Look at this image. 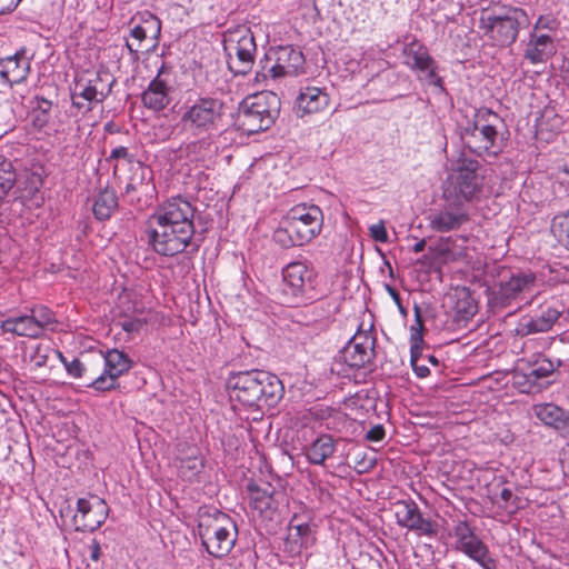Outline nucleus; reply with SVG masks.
<instances>
[{
  "mask_svg": "<svg viewBox=\"0 0 569 569\" xmlns=\"http://www.w3.org/2000/svg\"><path fill=\"white\" fill-rule=\"evenodd\" d=\"M385 264L389 268L390 276H392V267H391L390 262L386 260Z\"/></svg>",
  "mask_w": 569,
  "mask_h": 569,
  "instance_id": "nucleus-63",
  "label": "nucleus"
},
{
  "mask_svg": "<svg viewBox=\"0 0 569 569\" xmlns=\"http://www.w3.org/2000/svg\"><path fill=\"white\" fill-rule=\"evenodd\" d=\"M376 335L371 329L362 330L360 328L339 351L336 360L350 369L371 370L376 357Z\"/></svg>",
  "mask_w": 569,
  "mask_h": 569,
  "instance_id": "nucleus-13",
  "label": "nucleus"
},
{
  "mask_svg": "<svg viewBox=\"0 0 569 569\" xmlns=\"http://www.w3.org/2000/svg\"><path fill=\"white\" fill-rule=\"evenodd\" d=\"M556 370L555 361L548 358L537 359L533 363L512 372V386L521 393H538L546 389Z\"/></svg>",
  "mask_w": 569,
  "mask_h": 569,
  "instance_id": "nucleus-14",
  "label": "nucleus"
},
{
  "mask_svg": "<svg viewBox=\"0 0 569 569\" xmlns=\"http://www.w3.org/2000/svg\"><path fill=\"white\" fill-rule=\"evenodd\" d=\"M280 107V98L272 91L244 98L237 118L238 129L248 136L268 130L279 117Z\"/></svg>",
  "mask_w": 569,
  "mask_h": 569,
  "instance_id": "nucleus-6",
  "label": "nucleus"
},
{
  "mask_svg": "<svg viewBox=\"0 0 569 569\" xmlns=\"http://www.w3.org/2000/svg\"><path fill=\"white\" fill-rule=\"evenodd\" d=\"M30 316L33 323L38 327L40 336L44 330L53 331L58 325L56 313L43 305L32 307L30 309Z\"/></svg>",
  "mask_w": 569,
  "mask_h": 569,
  "instance_id": "nucleus-39",
  "label": "nucleus"
},
{
  "mask_svg": "<svg viewBox=\"0 0 569 569\" xmlns=\"http://www.w3.org/2000/svg\"><path fill=\"white\" fill-rule=\"evenodd\" d=\"M119 208V198L117 192L109 187L101 189L94 197L92 212L97 220H109Z\"/></svg>",
  "mask_w": 569,
  "mask_h": 569,
  "instance_id": "nucleus-33",
  "label": "nucleus"
},
{
  "mask_svg": "<svg viewBox=\"0 0 569 569\" xmlns=\"http://www.w3.org/2000/svg\"><path fill=\"white\" fill-rule=\"evenodd\" d=\"M426 244H427L426 239H421V240H419L417 243H415V246L412 247V251H413L415 253H419V252H421V251H423V250H425Z\"/></svg>",
  "mask_w": 569,
  "mask_h": 569,
  "instance_id": "nucleus-60",
  "label": "nucleus"
},
{
  "mask_svg": "<svg viewBox=\"0 0 569 569\" xmlns=\"http://www.w3.org/2000/svg\"><path fill=\"white\" fill-rule=\"evenodd\" d=\"M503 126V119L495 111L487 107L475 109L472 119L465 127H496Z\"/></svg>",
  "mask_w": 569,
  "mask_h": 569,
  "instance_id": "nucleus-41",
  "label": "nucleus"
},
{
  "mask_svg": "<svg viewBox=\"0 0 569 569\" xmlns=\"http://www.w3.org/2000/svg\"><path fill=\"white\" fill-rule=\"evenodd\" d=\"M546 27H547V24L543 23V18L540 17L535 24V31L538 29H541V28H546Z\"/></svg>",
  "mask_w": 569,
  "mask_h": 569,
  "instance_id": "nucleus-62",
  "label": "nucleus"
},
{
  "mask_svg": "<svg viewBox=\"0 0 569 569\" xmlns=\"http://www.w3.org/2000/svg\"><path fill=\"white\" fill-rule=\"evenodd\" d=\"M126 47L129 50V53H130L132 60H138L139 52H140L142 46H140V43H133V42L126 41Z\"/></svg>",
  "mask_w": 569,
  "mask_h": 569,
  "instance_id": "nucleus-58",
  "label": "nucleus"
},
{
  "mask_svg": "<svg viewBox=\"0 0 569 569\" xmlns=\"http://www.w3.org/2000/svg\"><path fill=\"white\" fill-rule=\"evenodd\" d=\"M227 104L223 99L203 96L186 107L181 114L182 129L192 136H208L223 127Z\"/></svg>",
  "mask_w": 569,
  "mask_h": 569,
  "instance_id": "nucleus-8",
  "label": "nucleus"
},
{
  "mask_svg": "<svg viewBox=\"0 0 569 569\" xmlns=\"http://www.w3.org/2000/svg\"><path fill=\"white\" fill-rule=\"evenodd\" d=\"M455 549L476 561L482 569H498V562L490 556L488 546L475 533L467 521H459L453 528Z\"/></svg>",
  "mask_w": 569,
  "mask_h": 569,
  "instance_id": "nucleus-15",
  "label": "nucleus"
},
{
  "mask_svg": "<svg viewBox=\"0 0 569 569\" xmlns=\"http://www.w3.org/2000/svg\"><path fill=\"white\" fill-rule=\"evenodd\" d=\"M445 204L428 216L429 228L436 232L456 231L469 221L466 206L452 199H443Z\"/></svg>",
  "mask_w": 569,
  "mask_h": 569,
  "instance_id": "nucleus-21",
  "label": "nucleus"
},
{
  "mask_svg": "<svg viewBox=\"0 0 569 569\" xmlns=\"http://www.w3.org/2000/svg\"><path fill=\"white\" fill-rule=\"evenodd\" d=\"M252 510L262 519L273 520L280 509L287 505L286 492L270 482H250L247 485Z\"/></svg>",
  "mask_w": 569,
  "mask_h": 569,
  "instance_id": "nucleus-16",
  "label": "nucleus"
},
{
  "mask_svg": "<svg viewBox=\"0 0 569 569\" xmlns=\"http://www.w3.org/2000/svg\"><path fill=\"white\" fill-rule=\"evenodd\" d=\"M500 499L505 502V508L510 512H516L520 506V498L515 496L509 488H502L500 491Z\"/></svg>",
  "mask_w": 569,
  "mask_h": 569,
  "instance_id": "nucleus-48",
  "label": "nucleus"
},
{
  "mask_svg": "<svg viewBox=\"0 0 569 569\" xmlns=\"http://www.w3.org/2000/svg\"><path fill=\"white\" fill-rule=\"evenodd\" d=\"M8 110L0 109V137L11 129H13V116H12V109L7 108Z\"/></svg>",
  "mask_w": 569,
  "mask_h": 569,
  "instance_id": "nucleus-50",
  "label": "nucleus"
},
{
  "mask_svg": "<svg viewBox=\"0 0 569 569\" xmlns=\"http://www.w3.org/2000/svg\"><path fill=\"white\" fill-rule=\"evenodd\" d=\"M562 311L552 306H542L535 315L522 316L515 327V335L527 337L536 333H545L552 329L561 317Z\"/></svg>",
  "mask_w": 569,
  "mask_h": 569,
  "instance_id": "nucleus-24",
  "label": "nucleus"
},
{
  "mask_svg": "<svg viewBox=\"0 0 569 569\" xmlns=\"http://www.w3.org/2000/svg\"><path fill=\"white\" fill-rule=\"evenodd\" d=\"M281 274L283 303L300 306L318 299V272L311 261H291L282 268Z\"/></svg>",
  "mask_w": 569,
  "mask_h": 569,
  "instance_id": "nucleus-7",
  "label": "nucleus"
},
{
  "mask_svg": "<svg viewBox=\"0 0 569 569\" xmlns=\"http://www.w3.org/2000/svg\"><path fill=\"white\" fill-rule=\"evenodd\" d=\"M140 23L136 24L130 30V36L137 41L142 43L143 40L150 38L154 40L153 47L157 44L161 34V21L158 17L149 11H146L140 17Z\"/></svg>",
  "mask_w": 569,
  "mask_h": 569,
  "instance_id": "nucleus-35",
  "label": "nucleus"
},
{
  "mask_svg": "<svg viewBox=\"0 0 569 569\" xmlns=\"http://www.w3.org/2000/svg\"><path fill=\"white\" fill-rule=\"evenodd\" d=\"M109 513V507L103 499L92 497V500L79 498L77 512L72 517L76 531H94L101 527Z\"/></svg>",
  "mask_w": 569,
  "mask_h": 569,
  "instance_id": "nucleus-23",
  "label": "nucleus"
},
{
  "mask_svg": "<svg viewBox=\"0 0 569 569\" xmlns=\"http://www.w3.org/2000/svg\"><path fill=\"white\" fill-rule=\"evenodd\" d=\"M552 350L556 357V367L569 366V337L559 336L552 343Z\"/></svg>",
  "mask_w": 569,
  "mask_h": 569,
  "instance_id": "nucleus-45",
  "label": "nucleus"
},
{
  "mask_svg": "<svg viewBox=\"0 0 569 569\" xmlns=\"http://www.w3.org/2000/svg\"><path fill=\"white\" fill-rule=\"evenodd\" d=\"M174 90L172 68L162 62L156 77L149 82L141 94V101L147 109L161 111L171 102V92Z\"/></svg>",
  "mask_w": 569,
  "mask_h": 569,
  "instance_id": "nucleus-18",
  "label": "nucleus"
},
{
  "mask_svg": "<svg viewBox=\"0 0 569 569\" xmlns=\"http://www.w3.org/2000/svg\"><path fill=\"white\" fill-rule=\"evenodd\" d=\"M88 551L90 560L94 562H98L100 560L102 552L100 543L97 539H93L91 543L88 546Z\"/></svg>",
  "mask_w": 569,
  "mask_h": 569,
  "instance_id": "nucleus-56",
  "label": "nucleus"
},
{
  "mask_svg": "<svg viewBox=\"0 0 569 569\" xmlns=\"http://www.w3.org/2000/svg\"><path fill=\"white\" fill-rule=\"evenodd\" d=\"M479 168L478 160L460 157L447 180L443 199H452L463 204L479 199L483 188V178L478 173Z\"/></svg>",
  "mask_w": 569,
  "mask_h": 569,
  "instance_id": "nucleus-10",
  "label": "nucleus"
},
{
  "mask_svg": "<svg viewBox=\"0 0 569 569\" xmlns=\"http://www.w3.org/2000/svg\"><path fill=\"white\" fill-rule=\"evenodd\" d=\"M196 208L181 196L164 201L150 216L146 230L148 243L153 251L163 257H173L187 248L192 252L199 249L193 242Z\"/></svg>",
  "mask_w": 569,
  "mask_h": 569,
  "instance_id": "nucleus-1",
  "label": "nucleus"
},
{
  "mask_svg": "<svg viewBox=\"0 0 569 569\" xmlns=\"http://www.w3.org/2000/svg\"><path fill=\"white\" fill-rule=\"evenodd\" d=\"M58 350L51 349L49 346L38 345L32 351L30 358L37 368L46 367L50 353H54Z\"/></svg>",
  "mask_w": 569,
  "mask_h": 569,
  "instance_id": "nucleus-47",
  "label": "nucleus"
},
{
  "mask_svg": "<svg viewBox=\"0 0 569 569\" xmlns=\"http://www.w3.org/2000/svg\"><path fill=\"white\" fill-rule=\"evenodd\" d=\"M492 276L495 283L489 290L488 303L493 310L510 307L523 292L531 291L536 282L535 273L507 266H497Z\"/></svg>",
  "mask_w": 569,
  "mask_h": 569,
  "instance_id": "nucleus-9",
  "label": "nucleus"
},
{
  "mask_svg": "<svg viewBox=\"0 0 569 569\" xmlns=\"http://www.w3.org/2000/svg\"><path fill=\"white\" fill-rule=\"evenodd\" d=\"M71 102H72V107L77 108L82 114H86V113L92 111L94 108L90 102L83 100L82 97H77V92H74L72 90H71Z\"/></svg>",
  "mask_w": 569,
  "mask_h": 569,
  "instance_id": "nucleus-54",
  "label": "nucleus"
},
{
  "mask_svg": "<svg viewBox=\"0 0 569 569\" xmlns=\"http://www.w3.org/2000/svg\"><path fill=\"white\" fill-rule=\"evenodd\" d=\"M30 59L21 50L0 59V77L10 86L22 83L30 72Z\"/></svg>",
  "mask_w": 569,
  "mask_h": 569,
  "instance_id": "nucleus-29",
  "label": "nucleus"
},
{
  "mask_svg": "<svg viewBox=\"0 0 569 569\" xmlns=\"http://www.w3.org/2000/svg\"><path fill=\"white\" fill-rule=\"evenodd\" d=\"M313 525L308 521H300L295 515L288 525L287 537L283 543V551L287 555H302V550L307 549L315 541Z\"/></svg>",
  "mask_w": 569,
  "mask_h": 569,
  "instance_id": "nucleus-27",
  "label": "nucleus"
},
{
  "mask_svg": "<svg viewBox=\"0 0 569 569\" xmlns=\"http://www.w3.org/2000/svg\"><path fill=\"white\" fill-rule=\"evenodd\" d=\"M337 306L328 300H318L309 305L302 313L301 323L306 326L318 325L319 328L327 327L331 317L336 313Z\"/></svg>",
  "mask_w": 569,
  "mask_h": 569,
  "instance_id": "nucleus-34",
  "label": "nucleus"
},
{
  "mask_svg": "<svg viewBox=\"0 0 569 569\" xmlns=\"http://www.w3.org/2000/svg\"><path fill=\"white\" fill-rule=\"evenodd\" d=\"M323 213L316 204L300 203L292 207L282 218L273 239L283 248L309 243L322 230Z\"/></svg>",
  "mask_w": 569,
  "mask_h": 569,
  "instance_id": "nucleus-3",
  "label": "nucleus"
},
{
  "mask_svg": "<svg viewBox=\"0 0 569 569\" xmlns=\"http://www.w3.org/2000/svg\"><path fill=\"white\" fill-rule=\"evenodd\" d=\"M32 183L36 184V189H38L39 186L42 184V179L40 174H33Z\"/></svg>",
  "mask_w": 569,
  "mask_h": 569,
  "instance_id": "nucleus-61",
  "label": "nucleus"
},
{
  "mask_svg": "<svg viewBox=\"0 0 569 569\" xmlns=\"http://www.w3.org/2000/svg\"><path fill=\"white\" fill-rule=\"evenodd\" d=\"M21 0H0V16L12 12Z\"/></svg>",
  "mask_w": 569,
  "mask_h": 569,
  "instance_id": "nucleus-57",
  "label": "nucleus"
},
{
  "mask_svg": "<svg viewBox=\"0 0 569 569\" xmlns=\"http://www.w3.org/2000/svg\"><path fill=\"white\" fill-rule=\"evenodd\" d=\"M395 516L400 527L417 532L419 536L435 537L438 525L423 518L418 505L413 500H399L395 503Z\"/></svg>",
  "mask_w": 569,
  "mask_h": 569,
  "instance_id": "nucleus-22",
  "label": "nucleus"
},
{
  "mask_svg": "<svg viewBox=\"0 0 569 569\" xmlns=\"http://www.w3.org/2000/svg\"><path fill=\"white\" fill-rule=\"evenodd\" d=\"M0 328L6 333H12L19 337L39 338L38 327L29 315L9 317L1 321Z\"/></svg>",
  "mask_w": 569,
  "mask_h": 569,
  "instance_id": "nucleus-36",
  "label": "nucleus"
},
{
  "mask_svg": "<svg viewBox=\"0 0 569 569\" xmlns=\"http://www.w3.org/2000/svg\"><path fill=\"white\" fill-rule=\"evenodd\" d=\"M336 446V440L331 435L319 436L307 449L308 461L312 465L322 466L328 458L333 456Z\"/></svg>",
  "mask_w": 569,
  "mask_h": 569,
  "instance_id": "nucleus-37",
  "label": "nucleus"
},
{
  "mask_svg": "<svg viewBox=\"0 0 569 569\" xmlns=\"http://www.w3.org/2000/svg\"><path fill=\"white\" fill-rule=\"evenodd\" d=\"M56 356L64 366L66 371L69 376L79 379L86 376L87 368L83 362H81L78 358H73L72 360H68L61 351H57Z\"/></svg>",
  "mask_w": 569,
  "mask_h": 569,
  "instance_id": "nucleus-46",
  "label": "nucleus"
},
{
  "mask_svg": "<svg viewBox=\"0 0 569 569\" xmlns=\"http://www.w3.org/2000/svg\"><path fill=\"white\" fill-rule=\"evenodd\" d=\"M430 363L433 366V363H432L431 361L425 360V365H426V367H427L428 369H429L428 365H430ZM439 366H440V362L438 361V366H437V368H438ZM435 367H436V365H435Z\"/></svg>",
  "mask_w": 569,
  "mask_h": 569,
  "instance_id": "nucleus-64",
  "label": "nucleus"
},
{
  "mask_svg": "<svg viewBox=\"0 0 569 569\" xmlns=\"http://www.w3.org/2000/svg\"><path fill=\"white\" fill-rule=\"evenodd\" d=\"M550 230L559 243L569 250V210L552 218Z\"/></svg>",
  "mask_w": 569,
  "mask_h": 569,
  "instance_id": "nucleus-42",
  "label": "nucleus"
},
{
  "mask_svg": "<svg viewBox=\"0 0 569 569\" xmlns=\"http://www.w3.org/2000/svg\"><path fill=\"white\" fill-rule=\"evenodd\" d=\"M198 532L207 552L218 559L230 553L238 538L232 518L209 507H201L198 511Z\"/></svg>",
  "mask_w": 569,
  "mask_h": 569,
  "instance_id": "nucleus-4",
  "label": "nucleus"
},
{
  "mask_svg": "<svg viewBox=\"0 0 569 569\" xmlns=\"http://www.w3.org/2000/svg\"><path fill=\"white\" fill-rule=\"evenodd\" d=\"M415 323L410 328V363L418 378H426L430 370L426 367L425 360L438 366V359L429 352L423 340V319L421 308L415 305Z\"/></svg>",
  "mask_w": 569,
  "mask_h": 569,
  "instance_id": "nucleus-19",
  "label": "nucleus"
},
{
  "mask_svg": "<svg viewBox=\"0 0 569 569\" xmlns=\"http://www.w3.org/2000/svg\"><path fill=\"white\" fill-rule=\"evenodd\" d=\"M403 64L417 74L421 81L429 86L445 90L443 80L438 76V64L429 53L428 48L417 39L406 42L402 48Z\"/></svg>",
  "mask_w": 569,
  "mask_h": 569,
  "instance_id": "nucleus-12",
  "label": "nucleus"
},
{
  "mask_svg": "<svg viewBox=\"0 0 569 569\" xmlns=\"http://www.w3.org/2000/svg\"><path fill=\"white\" fill-rule=\"evenodd\" d=\"M228 53V68L234 76H246L254 63L257 44L252 31L247 27H239L230 31L224 40Z\"/></svg>",
  "mask_w": 569,
  "mask_h": 569,
  "instance_id": "nucleus-11",
  "label": "nucleus"
},
{
  "mask_svg": "<svg viewBox=\"0 0 569 569\" xmlns=\"http://www.w3.org/2000/svg\"><path fill=\"white\" fill-rule=\"evenodd\" d=\"M31 121L34 128L38 130L43 129L48 126L52 102L43 97H34L31 101Z\"/></svg>",
  "mask_w": 569,
  "mask_h": 569,
  "instance_id": "nucleus-38",
  "label": "nucleus"
},
{
  "mask_svg": "<svg viewBox=\"0 0 569 569\" xmlns=\"http://www.w3.org/2000/svg\"><path fill=\"white\" fill-rule=\"evenodd\" d=\"M108 160H126L129 164V168L137 161L133 159V156L129 153V149L123 146L112 149Z\"/></svg>",
  "mask_w": 569,
  "mask_h": 569,
  "instance_id": "nucleus-51",
  "label": "nucleus"
},
{
  "mask_svg": "<svg viewBox=\"0 0 569 569\" xmlns=\"http://www.w3.org/2000/svg\"><path fill=\"white\" fill-rule=\"evenodd\" d=\"M387 290L390 293V296L393 298L395 302L398 305L401 312H405V309L401 306V298L400 293L391 286H387Z\"/></svg>",
  "mask_w": 569,
  "mask_h": 569,
  "instance_id": "nucleus-59",
  "label": "nucleus"
},
{
  "mask_svg": "<svg viewBox=\"0 0 569 569\" xmlns=\"http://www.w3.org/2000/svg\"><path fill=\"white\" fill-rule=\"evenodd\" d=\"M461 139L466 147L479 157H496L503 147L499 128L496 127H461Z\"/></svg>",
  "mask_w": 569,
  "mask_h": 569,
  "instance_id": "nucleus-20",
  "label": "nucleus"
},
{
  "mask_svg": "<svg viewBox=\"0 0 569 569\" xmlns=\"http://www.w3.org/2000/svg\"><path fill=\"white\" fill-rule=\"evenodd\" d=\"M130 177L124 187V194H137V200L140 201L142 197L153 199L157 194L156 186L153 183V171L141 161H136L131 164Z\"/></svg>",
  "mask_w": 569,
  "mask_h": 569,
  "instance_id": "nucleus-26",
  "label": "nucleus"
},
{
  "mask_svg": "<svg viewBox=\"0 0 569 569\" xmlns=\"http://www.w3.org/2000/svg\"><path fill=\"white\" fill-rule=\"evenodd\" d=\"M369 233L370 237L377 242L385 243L388 241V232L382 220L378 223L371 224L369 227Z\"/></svg>",
  "mask_w": 569,
  "mask_h": 569,
  "instance_id": "nucleus-49",
  "label": "nucleus"
},
{
  "mask_svg": "<svg viewBox=\"0 0 569 569\" xmlns=\"http://www.w3.org/2000/svg\"><path fill=\"white\" fill-rule=\"evenodd\" d=\"M455 309L460 319L468 320L476 315L478 307L470 292L463 290L461 297L456 302Z\"/></svg>",
  "mask_w": 569,
  "mask_h": 569,
  "instance_id": "nucleus-43",
  "label": "nucleus"
},
{
  "mask_svg": "<svg viewBox=\"0 0 569 569\" xmlns=\"http://www.w3.org/2000/svg\"><path fill=\"white\" fill-rule=\"evenodd\" d=\"M203 459L198 456H191L181 460L179 472L182 478L191 481L203 470Z\"/></svg>",
  "mask_w": 569,
  "mask_h": 569,
  "instance_id": "nucleus-44",
  "label": "nucleus"
},
{
  "mask_svg": "<svg viewBox=\"0 0 569 569\" xmlns=\"http://www.w3.org/2000/svg\"><path fill=\"white\" fill-rule=\"evenodd\" d=\"M103 358V372L99 377L91 379L86 387L97 391H111L119 388L118 378L127 373L133 362L124 351L118 349L108 350Z\"/></svg>",
  "mask_w": 569,
  "mask_h": 569,
  "instance_id": "nucleus-17",
  "label": "nucleus"
},
{
  "mask_svg": "<svg viewBox=\"0 0 569 569\" xmlns=\"http://www.w3.org/2000/svg\"><path fill=\"white\" fill-rule=\"evenodd\" d=\"M366 438L369 441H381L385 438V429L382 426L378 425L372 427L368 432Z\"/></svg>",
  "mask_w": 569,
  "mask_h": 569,
  "instance_id": "nucleus-55",
  "label": "nucleus"
},
{
  "mask_svg": "<svg viewBox=\"0 0 569 569\" xmlns=\"http://www.w3.org/2000/svg\"><path fill=\"white\" fill-rule=\"evenodd\" d=\"M146 325V321L140 318H128L121 322V328L128 332H139Z\"/></svg>",
  "mask_w": 569,
  "mask_h": 569,
  "instance_id": "nucleus-53",
  "label": "nucleus"
},
{
  "mask_svg": "<svg viewBox=\"0 0 569 569\" xmlns=\"http://www.w3.org/2000/svg\"><path fill=\"white\" fill-rule=\"evenodd\" d=\"M227 388L231 400L260 411L274 408L284 395L282 381L276 375L259 369L231 372Z\"/></svg>",
  "mask_w": 569,
  "mask_h": 569,
  "instance_id": "nucleus-2",
  "label": "nucleus"
},
{
  "mask_svg": "<svg viewBox=\"0 0 569 569\" xmlns=\"http://www.w3.org/2000/svg\"><path fill=\"white\" fill-rule=\"evenodd\" d=\"M530 23L526 10L512 6L483 9L479 18L480 30L493 46L501 48L513 44L520 30L527 29Z\"/></svg>",
  "mask_w": 569,
  "mask_h": 569,
  "instance_id": "nucleus-5",
  "label": "nucleus"
},
{
  "mask_svg": "<svg viewBox=\"0 0 569 569\" xmlns=\"http://www.w3.org/2000/svg\"><path fill=\"white\" fill-rule=\"evenodd\" d=\"M533 411L542 423L552 427L563 437H569V411L553 403L536 405Z\"/></svg>",
  "mask_w": 569,
  "mask_h": 569,
  "instance_id": "nucleus-31",
  "label": "nucleus"
},
{
  "mask_svg": "<svg viewBox=\"0 0 569 569\" xmlns=\"http://www.w3.org/2000/svg\"><path fill=\"white\" fill-rule=\"evenodd\" d=\"M17 182V171L13 162L0 157V204Z\"/></svg>",
  "mask_w": 569,
  "mask_h": 569,
  "instance_id": "nucleus-40",
  "label": "nucleus"
},
{
  "mask_svg": "<svg viewBox=\"0 0 569 569\" xmlns=\"http://www.w3.org/2000/svg\"><path fill=\"white\" fill-rule=\"evenodd\" d=\"M330 104L329 94L317 87H306L300 89L296 99V109L299 117L317 113L326 110Z\"/></svg>",
  "mask_w": 569,
  "mask_h": 569,
  "instance_id": "nucleus-30",
  "label": "nucleus"
},
{
  "mask_svg": "<svg viewBox=\"0 0 569 569\" xmlns=\"http://www.w3.org/2000/svg\"><path fill=\"white\" fill-rule=\"evenodd\" d=\"M114 79L109 74L96 73L92 78H79L72 91L77 92V97L90 102L93 107L103 102L112 91Z\"/></svg>",
  "mask_w": 569,
  "mask_h": 569,
  "instance_id": "nucleus-25",
  "label": "nucleus"
},
{
  "mask_svg": "<svg viewBox=\"0 0 569 569\" xmlns=\"http://www.w3.org/2000/svg\"><path fill=\"white\" fill-rule=\"evenodd\" d=\"M553 53V41L549 34L530 33L525 58L531 63L545 62Z\"/></svg>",
  "mask_w": 569,
  "mask_h": 569,
  "instance_id": "nucleus-32",
  "label": "nucleus"
},
{
  "mask_svg": "<svg viewBox=\"0 0 569 569\" xmlns=\"http://www.w3.org/2000/svg\"><path fill=\"white\" fill-rule=\"evenodd\" d=\"M288 561H281L283 569H303L308 557L306 555H288Z\"/></svg>",
  "mask_w": 569,
  "mask_h": 569,
  "instance_id": "nucleus-52",
  "label": "nucleus"
},
{
  "mask_svg": "<svg viewBox=\"0 0 569 569\" xmlns=\"http://www.w3.org/2000/svg\"><path fill=\"white\" fill-rule=\"evenodd\" d=\"M276 62L269 72L273 79L297 76L305 64L303 53L292 46L279 47L274 51Z\"/></svg>",
  "mask_w": 569,
  "mask_h": 569,
  "instance_id": "nucleus-28",
  "label": "nucleus"
}]
</instances>
